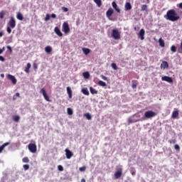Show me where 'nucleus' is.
Instances as JSON below:
<instances>
[{"instance_id":"52","label":"nucleus","mask_w":182,"mask_h":182,"mask_svg":"<svg viewBox=\"0 0 182 182\" xmlns=\"http://www.w3.org/2000/svg\"><path fill=\"white\" fill-rule=\"evenodd\" d=\"M4 52H5V47H3L2 49L0 48V55Z\"/></svg>"},{"instance_id":"33","label":"nucleus","mask_w":182,"mask_h":182,"mask_svg":"<svg viewBox=\"0 0 182 182\" xmlns=\"http://www.w3.org/2000/svg\"><path fill=\"white\" fill-rule=\"evenodd\" d=\"M84 117H86L87 120H92V115L90 113L85 114Z\"/></svg>"},{"instance_id":"7","label":"nucleus","mask_w":182,"mask_h":182,"mask_svg":"<svg viewBox=\"0 0 182 182\" xmlns=\"http://www.w3.org/2000/svg\"><path fill=\"white\" fill-rule=\"evenodd\" d=\"M40 93H41V95H43L45 100H46V102H50V99L49 98V96H48V94L46 93V90H45L43 88H42L40 90Z\"/></svg>"},{"instance_id":"6","label":"nucleus","mask_w":182,"mask_h":182,"mask_svg":"<svg viewBox=\"0 0 182 182\" xmlns=\"http://www.w3.org/2000/svg\"><path fill=\"white\" fill-rule=\"evenodd\" d=\"M63 31L65 33H69L70 32V28H69V24L66 22L63 24Z\"/></svg>"},{"instance_id":"12","label":"nucleus","mask_w":182,"mask_h":182,"mask_svg":"<svg viewBox=\"0 0 182 182\" xmlns=\"http://www.w3.org/2000/svg\"><path fill=\"white\" fill-rule=\"evenodd\" d=\"M65 151L66 158L68 159H72L73 156V152L68 149H66Z\"/></svg>"},{"instance_id":"31","label":"nucleus","mask_w":182,"mask_h":182,"mask_svg":"<svg viewBox=\"0 0 182 182\" xmlns=\"http://www.w3.org/2000/svg\"><path fill=\"white\" fill-rule=\"evenodd\" d=\"M31 64L30 63H27V67L25 68V73H29V70L31 69Z\"/></svg>"},{"instance_id":"43","label":"nucleus","mask_w":182,"mask_h":182,"mask_svg":"<svg viewBox=\"0 0 182 182\" xmlns=\"http://www.w3.org/2000/svg\"><path fill=\"white\" fill-rule=\"evenodd\" d=\"M23 168L25 171L29 170V165L28 164H25L23 166Z\"/></svg>"},{"instance_id":"20","label":"nucleus","mask_w":182,"mask_h":182,"mask_svg":"<svg viewBox=\"0 0 182 182\" xmlns=\"http://www.w3.org/2000/svg\"><path fill=\"white\" fill-rule=\"evenodd\" d=\"M130 9H132V4L127 2L125 4V11H130Z\"/></svg>"},{"instance_id":"2","label":"nucleus","mask_w":182,"mask_h":182,"mask_svg":"<svg viewBox=\"0 0 182 182\" xmlns=\"http://www.w3.org/2000/svg\"><path fill=\"white\" fill-rule=\"evenodd\" d=\"M8 26L6 27V31L8 33H12V29L16 27V19L15 17L12 16L10 18V20L8 22Z\"/></svg>"},{"instance_id":"41","label":"nucleus","mask_w":182,"mask_h":182,"mask_svg":"<svg viewBox=\"0 0 182 182\" xmlns=\"http://www.w3.org/2000/svg\"><path fill=\"white\" fill-rule=\"evenodd\" d=\"M49 19H50V16L49 14H46L44 21H46V22H48Z\"/></svg>"},{"instance_id":"44","label":"nucleus","mask_w":182,"mask_h":182,"mask_svg":"<svg viewBox=\"0 0 182 182\" xmlns=\"http://www.w3.org/2000/svg\"><path fill=\"white\" fill-rule=\"evenodd\" d=\"M178 53H182V41L181 42L180 48L178 50Z\"/></svg>"},{"instance_id":"58","label":"nucleus","mask_w":182,"mask_h":182,"mask_svg":"<svg viewBox=\"0 0 182 182\" xmlns=\"http://www.w3.org/2000/svg\"><path fill=\"white\" fill-rule=\"evenodd\" d=\"M81 182H86V180L85 178H82Z\"/></svg>"},{"instance_id":"59","label":"nucleus","mask_w":182,"mask_h":182,"mask_svg":"<svg viewBox=\"0 0 182 182\" xmlns=\"http://www.w3.org/2000/svg\"><path fill=\"white\" fill-rule=\"evenodd\" d=\"M179 8H180L181 9H182V3H181V4H179Z\"/></svg>"},{"instance_id":"28","label":"nucleus","mask_w":182,"mask_h":182,"mask_svg":"<svg viewBox=\"0 0 182 182\" xmlns=\"http://www.w3.org/2000/svg\"><path fill=\"white\" fill-rule=\"evenodd\" d=\"M82 92L83 95H85V96H89V95H90L89 90H87V88L82 89Z\"/></svg>"},{"instance_id":"48","label":"nucleus","mask_w":182,"mask_h":182,"mask_svg":"<svg viewBox=\"0 0 182 182\" xmlns=\"http://www.w3.org/2000/svg\"><path fill=\"white\" fill-rule=\"evenodd\" d=\"M33 69H35V70H36L38 69V64L34 63L33 64Z\"/></svg>"},{"instance_id":"55","label":"nucleus","mask_w":182,"mask_h":182,"mask_svg":"<svg viewBox=\"0 0 182 182\" xmlns=\"http://www.w3.org/2000/svg\"><path fill=\"white\" fill-rule=\"evenodd\" d=\"M7 49H9L10 52H12V48L11 46H8Z\"/></svg>"},{"instance_id":"13","label":"nucleus","mask_w":182,"mask_h":182,"mask_svg":"<svg viewBox=\"0 0 182 182\" xmlns=\"http://www.w3.org/2000/svg\"><path fill=\"white\" fill-rule=\"evenodd\" d=\"M54 32L58 36H63V33H62V31H60V29L58 27H55Z\"/></svg>"},{"instance_id":"15","label":"nucleus","mask_w":182,"mask_h":182,"mask_svg":"<svg viewBox=\"0 0 182 182\" xmlns=\"http://www.w3.org/2000/svg\"><path fill=\"white\" fill-rule=\"evenodd\" d=\"M161 69H167L168 68V63L167 61H163L161 64Z\"/></svg>"},{"instance_id":"57","label":"nucleus","mask_w":182,"mask_h":182,"mask_svg":"<svg viewBox=\"0 0 182 182\" xmlns=\"http://www.w3.org/2000/svg\"><path fill=\"white\" fill-rule=\"evenodd\" d=\"M132 176H136V172L135 171H132Z\"/></svg>"},{"instance_id":"39","label":"nucleus","mask_w":182,"mask_h":182,"mask_svg":"<svg viewBox=\"0 0 182 182\" xmlns=\"http://www.w3.org/2000/svg\"><path fill=\"white\" fill-rule=\"evenodd\" d=\"M111 66H112V69H114V70H117V65H116V63H112L111 64Z\"/></svg>"},{"instance_id":"42","label":"nucleus","mask_w":182,"mask_h":182,"mask_svg":"<svg viewBox=\"0 0 182 182\" xmlns=\"http://www.w3.org/2000/svg\"><path fill=\"white\" fill-rule=\"evenodd\" d=\"M176 139H171L168 141V143H170V144H176Z\"/></svg>"},{"instance_id":"1","label":"nucleus","mask_w":182,"mask_h":182,"mask_svg":"<svg viewBox=\"0 0 182 182\" xmlns=\"http://www.w3.org/2000/svg\"><path fill=\"white\" fill-rule=\"evenodd\" d=\"M164 18H166V19L168 21H171V22H176L180 19V16H178L176 10L171 9L167 11L166 15L164 16Z\"/></svg>"},{"instance_id":"25","label":"nucleus","mask_w":182,"mask_h":182,"mask_svg":"<svg viewBox=\"0 0 182 182\" xmlns=\"http://www.w3.org/2000/svg\"><path fill=\"white\" fill-rule=\"evenodd\" d=\"M82 52L85 55H89V53H90V49L86 48H82Z\"/></svg>"},{"instance_id":"14","label":"nucleus","mask_w":182,"mask_h":182,"mask_svg":"<svg viewBox=\"0 0 182 182\" xmlns=\"http://www.w3.org/2000/svg\"><path fill=\"white\" fill-rule=\"evenodd\" d=\"M114 12L113 9L109 8L106 13L107 18H110L112 15H113Z\"/></svg>"},{"instance_id":"61","label":"nucleus","mask_w":182,"mask_h":182,"mask_svg":"<svg viewBox=\"0 0 182 182\" xmlns=\"http://www.w3.org/2000/svg\"><path fill=\"white\" fill-rule=\"evenodd\" d=\"M147 4H150V0H146Z\"/></svg>"},{"instance_id":"8","label":"nucleus","mask_w":182,"mask_h":182,"mask_svg":"<svg viewBox=\"0 0 182 182\" xmlns=\"http://www.w3.org/2000/svg\"><path fill=\"white\" fill-rule=\"evenodd\" d=\"M28 150L31 153H36L37 146L35 144H28Z\"/></svg>"},{"instance_id":"51","label":"nucleus","mask_w":182,"mask_h":182,"mask_svg":"<svg viewBox=\"0 0 182 182\" xmlns=\"http://www.w3.org/2000/svg\"><path fill=\"white\" fill-rule=\"evenodd\" d=\"M0 60L1 62H5V58H4L2 55H0Z\"/></svg>"},{"instance_id":"38","label":"nucleus","mask_w":182,"mask_h":182,"mask_svg":"<svg viewBox=\"0 0 182 182\" xmlns=\"http://www.w3.org/2000/svg\"><path fill=\"white\" fill-rule=\"evenodd\" d=\"M67 112L68 114H69L70 116H72V114H73V110L72 109V108H68Z\"/></svg>"},{"instance_id":"4","label":"nucleus","mask_w":182,"mask_h":182,"mask_svg":"<svg viewBox=\"0 0 182 182\" xmlns=\"http://www.w3.org/2000/svg\"><path fill=\"white\" fill-rule=\"evenodd\" d=\"M112 35V38L115 39V41H118V39H120V33L119 32L118 29H113Z\"/></svg>"},{"instance_id":"27","label":"nucleus","mask_w":182,"mask_h":182,"mask_svg":"<svg viewBox=\"0 0 182 182\" xmlns=\"http://www.w3.org/2000/svg\"><path fill=\"white\" fill-rule=\"evenodd\" d=\"M159 45L161 46V48H164V46H166V44H165L163 38H159Z\"/></svg>"},{"instance_id":"30","label":"nucleus","mask_w":182,"mask_h":182,"mask_svg":"<svg viewBox=\"0 0 182 182\" xmlns=\"http://www.w3.org/2000/svg\"><path fill=\"white\" fill-rule=\"evenodd\" d=\"M132 89H136L137 87V80H134L132 81Z\"/></svg>"},{"instance_id":"24","label":"nucleus","mask_w":182,"mask_h":182,"mask_svg":"<svg viewBox=\"0 0 182 182\" xmlns=\"http://www.w3.org/2000/svg\"><path fill=\"white\" fill-rule=\"evenodd\" d=\"M90 92L92 95H97V90H96L95 88L92 87H90Z\"/></svg>"},{"instance_id":"47","label":"nucleus","mask_w":182,"mask_h":182,"mask_svg":"<svg viewBox=\"0 0 182 182\" xmlns=\"http://www.w3.org/2000/svg\"><path fill=\"white\" fill-rule=\"evenodd\" d=\"M58 168L59 171H63V166H62V165H58Z\"/></svg>"},{"instance_id":"37","label":"nucleus","mask_w":182,"mask_h":182,"mask_svg":"<svg viewBox=\"0 0 182 182\" xmlns=\"http://www.w3.org/2000/svg\"><path fill=\"white\" fill-rule=\"evenodd\" d=\"M171 52H173V53H176V52H177V47H176V46H172L171 47Z\"/></svg>"},{"instance_id":"17","label":"nucleus","mask_w":182,"mask_h":182,"mask_svg":"<svg viewBox=\"0 0 182 182\" xmlns=\"http://www.w3.org/2000/svg\"><path fill=\"white\" fill-rule=\"evenodd\" d=\"M128 124H132V123H136V122H140V119H132V117L128 118Z\"/></svg>"},{"instance_id":"56","label":"nucleus","mask_w":182,"mask_h":182,"mask_svg":"<svg viewBox=\"0 0 182 182\" xmlns=\"http://www.w3.org/2000/svg\"><path fill=\"white\" fill-rule=\"evenodd\" d=\"M2 36H4V33L3 32H0V38H2Z\"/></svg>"},{"instance_id":"18","label":"nucleus","mask_w":182,"mask_h":182,"mask_svg":"<svg viewBox=\"0 0 182 182\" xmlns=\"http://www.w3.org/2000/svg\"><path fill=\"white\" fill-rule=\"evenodd\" d=\"M9 144H11V142H6L2 146H0V153H2V151L4 150V149H5V147H6V146H9Z\"/></svg>"},{"instance_id":"19","label":"nucleus","mask_w":182,"mask_h":182,"mask_svg":"<svg viewBox=\"0 0 182 182\" xmlns=\"http://www.w3.org/2000/svg\"><path fill=\"white\" fill-rule=\"evenodd\" d=\"M67 93L68 95V97L72 99V89L70 87H67Z\"/></svg>"},{"instance_id":"23","label":"nucleus","mask_w":182,"mask_h":182,"mask_svg":"<svg viewBox=\"0 0 182 182\" xmlns=\"http://www.w3.org/2000/svg\"><path fill=\"white\" fill-rule=\"evenodd\" d=\"M45 52H46V53H50L52 52V47H50V46H47L45 48Z\"/></svg>"},{"instance_id":"11","label":"nucleus","mask_w":182,"mask_h":182,"mask_svg":"<svg viewBox=\"0 0 182 182\" xmlns=\"http://www.w3.org/2000/svg\"><path fill=\"white\" fill-rule=\"evenodd\" d=\"M161 80L168 82V83H173V78L168 76H164L161 77Z\"/></svg>"},{"instance_id":"46","label":"nucleus","mask_w":182,"mask_h":182,"mask_svg":"<svg viewBox=\"0 0 182 182\" xmlns=\"http://www.w3.org/2000/svg\"><path fill=\"white\" fill-rule=\"evenodd\" d=\"M80 171H86V166H82L79 168Z\"/></svg>"},{"instance_id":"21","label":"nucleus","mask_w":182,"mask_h":182,"mask_svg":"<svg viewBox=\"0 0 182 182\" xmlns=\"http://www.w3.org/2000/svg\"><path fill=\"white\" fill-rule=\"evenodd\" d=\"M176 117H178V111H173L172 112L171 118L176 119Z\"/></svg>"},{"instance_id":"26","label":"nucleus","mask_w":182,"mask_h":182,"mask_svg":"<svg viewBox=\"0 0 182 182\" xmlns=\"http://www.w3.org/2000/svg\"><path fill=\"white\" fill-rule=\"evenodd\" d=\"M13 120L14 122H16V123H18L19 120H21V117H19L18 115H15L13 117Z\"/></svg>"},{"instance_id":"45","label":"nucleus","mask_w":182,"mask_h":182,"mask_svg":"<svg viewBox=\"0 0 182 182\" xmlns=\"http://www.w3.org/2000/svg\"><path fill=\"white\" fill-rule=\"evenodd\" d=\"M174 149L175 150H178V151H180V146L178 144H175Z\"/></svg>"},{"instance_id":"53","label":"nucleus","mask_w":182,"mask_h":182,"mask_svg":"<svg viewBox=\"0 0 182 182\" xmlns=\"http://www.w3.org/2000/svg\"><path fill=\"white\" fill-rule=\"evenodd\" d=\"M101 77H102V79H103V80H107V77H106L103 75H101Z\"/></svg>"},{"instance_id":"60","label":"nucleus","mask_w":182,"mask_h":182,"mask_svg":"<svg viewBox=\"0 0 182 182\" xmlns=\"http://www.w3.org/2000/svg\"><path fill=\"white\" fill-rule=\"evenodd\" d=\"M1 77H5V75L4 74H1Z\"/></svg>"},{"instance_id":"5","label":"nucleus","mask_w":182,"mask_h":182,"mask_svg":"<svg viewBox=\"0 0 182 182\" xmlns=\"http://www.w3.org/2000/svg\"><path fill=\"white\" fill-rule=\"evenodd\" d=\"M122 174H123V168H119L114 173V178L117 180L122 177Z\"/></svg>"},{"instance_id":"10","label":"nucleus","mask_w":182,"mask_h":182,"mask_svg":"<svg viewBox=\"0 0 182 182\" xmlns=\"http://www.w3.org/2000/svg\"><path fill=\"white\" fill-rule=\"evenodd\" d=\"M146 33V31L144 29H141L139 31V33H138V37L140 38L141 41H144V35Z\"/></svg>"},{"instance_id":"32","label":"nucleus","mask_w":182,"mask_h":182,"mask_svg":"<svg viewBox=\"0 0 182 182\" xmlns=\"http://www.w3.org/2000/svg\"><path fill=\"white\" fill-rule=\"evenodd\" d=\"M97 85L99 86H102V87H105V86H107L106 85V82L102 81V80H100L98 82H97Z\"/></svg>"},{"instance_id":"35","label":"nucleus","mask_w":182,"mask_h":182,"mask_svg":"<svg viewBox=\"0 0 182 182\" xmlns=\"http://www.w3.org/2000/svg\"><path fill=\"white\" fill-rule=\"evenodd\" d=\"M6 13L5 11L2 10L1 11H0V19H4V18L5 17Z\"/></svg>"},{"instance_id":"9","label":"nucleus","mask_w":182,"mask_h":182,"mask_svg":"<svg viewBox=\"0 0 182 182\" xmlns=\"http://www.w3.org/2000/svg\"><path fill=\"white\" fill-rule=\"evenodd\" d=\"M7 79H9V80H11V82H12L13 85H16V78L15 77V76L11 75V74H9L7 75Z\"/></svg>"},{"instance_id":"3","label":"nucleus","mask_w":182,"mask_h":182,"mask_svg":"<svg viewBox=\"0 0 182 182\" xmlns=\"http://www.w3.org/2000/svg\"><path fill=\"white\" fill-rule=\"evenodd\" d=\"M156 116H157V113L151 110L146 111L144 113V117L146 119H151V117H156Z\"/></svg>"},{"instance_id":"34","label":"nucleus","mask_w":182,"mask_h":182,"mask_svg":"<svg viewBox=\"0 0 182 182\" xmlns=\"http://www.w3.org/2000/svg\"><path fill=\"white\" fill-rule=\"evenodd\" d=\"M94 2L96 3V4L97 5V6L99 8H100V6H102V0H93Z\"/></svg>"},{"instance_id":"22","label":"nucleus","mask_w":182,"mask_h":182,"mask_svg":"<svg viewBox=\"0 0 182 182\" xmlns=\"http://www.w3.org/2000/svg\"><path fill=\"white\" fill-rule=\"evenodd\" d=\"M16 18L18 19V21H23V15H22L21 12L17 14Z\"/></svg>"},{"instance_id":"16","label":"nucleus","mask_w":182,"mask_h":182,"mask_svg":"<svg viewBox=\"0 0 182 182\" xmlns=\"http://www.w3.org/2000/svg\"><path fill=\"white\" fill-rule=\"evenodd\" d=\"M112 6L114 9H115V11L118 12V14H120V9H119V7L117 6V4H116L115 1L112 2Z\"/></svg>"},{"instance_id":"50","label":"nucleus","mask_w":182,"mask_h":182,"mask_svg":"<svg viewBox=\"0 0 182 182\" xmlns=\"http://www.w3.org/2000/svg\"><path fill=\"white\" fill-rule=\"evenodd\" d=\"M62 11H63V12H68V11H69V9L66 7H62Z\"/></svg>"},{"instance_id":"49","label":"nucleus","mask_w":182,"mask_h":182,"mask_svg":"<svg viewBox=\"0 0 182 182\" xmlns=\"http://www.w3.org/2000/svg\"><path fill=\"white\" fill-rule=\"evenodd\" d=\"M15 96H16L17 97H20L21 95L19 94V92L16 93V95L13 97L14 100H15V99H16V98H15Z\"/></svg>"},{"instance_id":"54","label":"nucleus","mask_w":182,"mask_h":182,"mask_svg":"<svg viewBox=\"0 0 182 182\" xmlns=\"http://www.w3.org/2000/svg\"><path fill=\"white\" fill-rule=\"evenodd\" d=\"M51 18H53V19H55V18H56V14H51Z\"/></svg>"},{"instance_id":"40","label":"nucleus","mask_w":182,"mask_h":182,"mask_svg":"<svg viewBox=\"0 0 182 182\" xmlns=\"http://www.w3.org/2000/svg\"><path fill=\"white\" fill-rule=\"evenodd\" d=\"M22 161H23V163H29V158L24 157L23 158Z\"/></svg>"},{"instance_id":"36","label":"nucleus","mask_w":182,"mask_h":182,"mask_svg":"<svg viewBox=\"0 0 182 182\" xmlns=\"http://www.w3.org/2000/svg\"><path fill=\"white\" fill-rule=\"evenodd\" d=\"M141 11L147 12V5L144 4L141 6Z\"/></svg>"},{"instance_id":"29","label":"nucleus","mask_w":182,"mask_h":182,"mask_svg":"<svg viewBox=\"0 0 182 182\" xmlns=\"http://www.w3.org/2000/svg\"><path fill=\"white\" fill-rule=\"evenodd\" d=\"M85 79H89L90 77V74L89 73V72H85L82 73Z\"/></svg>"}]
</instances>
